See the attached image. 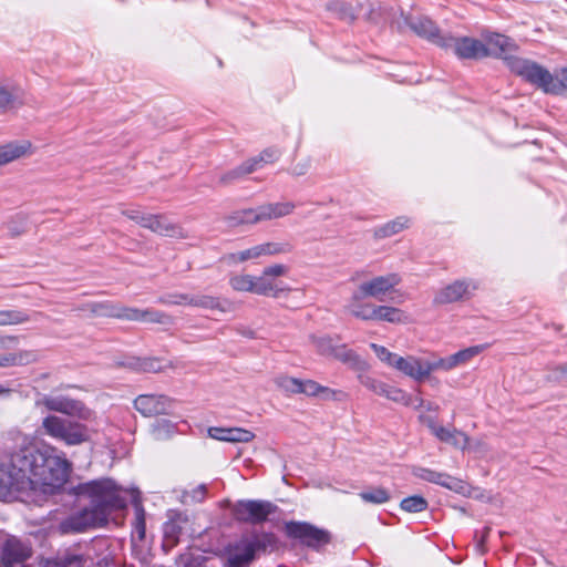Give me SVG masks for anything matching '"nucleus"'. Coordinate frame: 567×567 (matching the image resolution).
I'll use <instances>...</instances> for the list:
<instances>
[{"label": "nucleus", "instance_id": "1", "mask_svg": "<svg viewBox=\"0 0 567 567\" xmlns=\"http://www.w3.org/2000/svg\"><path fill=\"white\" fill-rule=\"evenodd\" d=\"M76 494L90 497L89 506L64 518L59 529L62 534L82 533L89 528L102 527L109 516L126 507L127 492L117 487L110 478L94 480L79 484Z\"/></svg>", "mask_w": 567, "mask_h": 567}, {"label": "nucleus", "instance_id": "2", "mask_svg": "<svg viewBox=\"0 0 567 567\" xmlns=\"http://www.w3.org/2000/svg\"><path fill=\"white\" fill-rule=\"evenodd\" d=\"M11 435L17 449L10 453V461L7 466L11 474L16 476L18 486L23 484L25 480L38 482L39 464L44 461L42 450L38 449L20 432Z\"/></svg>", "mask_w": 567, "mask_h": 567}, {"label": "nucleus", "instance_id": "3", "mask_svg": "<svg viewBox=\"0 0 567 567\" xmlns=\"http://www.w3.org/2000/svg\"><path fill=\"white\" fill-rule=\"evenodd\" d=\"M44 433L66 445H80L91 440V432L85 424L68 417L49 415L43 419Z\"/></svg>", "mask_w": 567, "mask_h": 567}, {"label": "nucleus", "instance_id": "4", "mask_svg": "<svg viewBox=\"0 0 567 567\" xmlns=\"http://www.w3.org/2000/svg\"><path fill=\"white\" fill-rule=\"evenodd\" d=\"M278 511V506L265 499H240L233 507L235 518L240 523L259 525Z\"/></svg>", "mask_w": 567, "mask_h": 567}, {"label": "nucleus", "instance_id": "5", "mask_svg": "<svg viewBox=\"0 0 567 567\" xmlns=\"http://www.w3.org/2000/svg\"><path fill=\"white\" fill-rule=\"evenodd\" d=\"M508 69L513 73L522 76L525 81L536 85L538 89H542L545 93L549 94L553 75L540 64L517 56L516 59L508 60Z\"/></svg>", "mask_w": 567, "mask_h": 567}, {"label": "nucleus", "instance_id": "6", "mask_svg": "<svg viewBox=\"0 0 567 567\" xmlns=\"http://www.w3.org/2000/svg\"><path fill=\"white\" fill-rule=\"evenodd\" d=\"M44 461L39 464L38 482L43 485L60 486L66 482L71 464L62 456L42 451Z\"/></svg>", "mask_w": 567, "mask_h": 567}, {"label": "nucleus", "instance_id": "7", "mask_svg": "<svg viewBox=\"0 0 567 567\" xmlns=\"http://www.w3.org/2000/svg\"><path fill=\"white\" fill-rule=\"evenodd\" d=\"M441 47L451 49L457 58L463 60H480L488 56V49L485 43L471 37L454 38L447 35L445 41H441Z\"/></svg>", "mask_w": 567, "mask_h": 567}, {"label": "nucleus", "instance_id": "8", "mask_svg": "<svg viewBox=\"0 0 567 567\" xmlns=\"http://www.w3.org/2000/svg\"><path fill=\"white\" fill-rule=\"evenodd\" d=\"M286 532L289 537L300 539L308 547L317 548L330 542V535L311 524L289 522L286 524Z\"/></svg>", "mask_w": 567, "mask_h": 567}, {"label": "nucleus", "instance_id": "9", "mask_svg": "<svg viewBox=\"0 0 567 567\" xmlns=\"http://www.w3.org/2000/svg\"><path fill=\"white\" fill-rule=\"evenodd\" d=\"M400 278L396 274H390L388 276H379L370 281L362 282L358 290L353 293V300L360 301L365 297H372L378 300H382L388 291L394 286L399 285Z\"/></svg>", "mask_w": 567, "mask_h": 567}, {"label": "nucleus", "instance_id": "10", "mask_svg": "<svg viewBox=\"0 0 567 567\" xmlns=\"http://www.w3.org/2000/svg\"><path fill=\"white\" fill-rule=\"evenodd\" d=\"M174 400L163 394H141L134 400V408L144 416L168 414Z\"/></svg>", "mask_w": 567, "mask_h": 567}, {"label": "nucleus", "instance_id": "11", "mask_svg": "<svg viewBox=\"0 0 567 567\" xmlns=\"http://www.w3.org/2000/svg\"><path fill=\"white\" fill-rule=\"evenodd\" d=\"M24 91L12 79L0 76V114H7L24 105Z\"/></svg>", "mask_w": 567, "mask_h": 567}, {"label": "nucleus", "instance_id": "12", "mask_svg": "<svg viewBox=\"0 0 567 567\" xmlns=\"http://www.w3.org/2000/svg\"><path fill=\"white\" fill-rule=\"evenodd\" d=\"M31 554L32 549L28 544L17 537H9L2 546L0 567H13L27 560Z\"/></svg>", "mask_w": 567, "mask_h": 567}, {"label": "nucleus", "instance_id": "13", "mask_svg": "<svg viewBox=\"0 0 567 567\" xmlns=\"http://www.w3.org/2000/svg\"><path fill=\"white\" fill-rule=\"evenodd\" d=\"M393 368L401 371L405 375L410 378L421 381L430 375V373L435 370V365L431 362L423 361L415 357H400L393 361Z\"/></svg>", "mask_w": 567, "mask_h": 567}, {"label": "nucleus", "instance_id": "14", "mask_svg": "<svg viewBox=\"0 0 567 567\" xmlns=\"http://www.w3.org/2000/svg\"><path fill=\"white\" fill-rule=\"evenodd\" d=\"M488 49V56H495L504 60L508 66L509 59H516L513 53L517 50L516 43L508 37L503 34H492L486 39L485 43Z\"/></svg>", "mask_w": 567, "mask_h": 567}, {"label": "nucleus", "instance_id": "15", "mask_svg": "<svg viewBox=\"0 0 567 567\" xmlns=\"http://www.w3.org/2000/svg\"><path fill=\"white\" fill-rule=\"evenodd\" d=\"M476 288L477 286L471 280H456L436 293L434 303L445 305L458 301Z\"/></svg>", "mask_w": 567, "mask_h": 567}, {"label": "nucleus", "instance_id": "16", "mask_svg": "<svg viewBox=\"0 0 567 567\" xmlns=\"http://www.w3.org/2000/svg\"><path fill=\"white\" fill-rule=\"evenodd\" d=\"M410 29L419 37L425 38L441 47V41H445L447 35H442L439 28L426 17H410L406 19Z\"/></svg>", "mask_w": 567, "mask_h": 567}, {"label": "nucleus", "instance_id": "17", "mask_svg": "<svg viewBox=\"0 0 567 567\" xmlns=\"http://www.w3.org/2000/svg\"><path fill=\"white\" fill-rule=\"evenodd\" d=\"M255 559L251 548H246L245 544L239 540L225 549L223 567H250Z\"/></svg>", "mask_w": 567, "mask_h": 567}, {"label": "nucleus", "instance_id": "18", "mask_svg": "<svg viewBox=\"0 0 567 567\" xmlns=\"http://www.w3.org/2000/svg\"><path fill=\"white\" fill-rule=\"evenodd\" d=\"M90 310L96 315L115 317L118 319H126L131 321H143V309L130 307H115L107 303H91Z\"/></svg>", "mask_w": 567, "mask_h": 567}, {"label": "nucleus", "instance_id": "19", "mask_svg": "<svg viewBox=\"0 0 567 567\" xmlns=\"http://www.w3.org/2000/svg\"><path fill=\"white\" fill-rule=\"evenodd\" d=\"M146 228L162 236L173 238H187L186 231L178 225L171 223L165 216L162 215H147Z\"/></svg>", "mask_w": 567, "mask_h": 567}, {"label": "nucleus", "instance_id": "20", "mask_svg": "<svg viewBox=\"0 0 567 567\" xmlns=\"http://www.w3.org/2000/svg\"><path fill=\"white\" fill-rule=\"evenodd\" d=\"M208 434L212 439L230 443H247L255 437L251 431L241 427H209Z\"/></svg>", "mask_w": 567, "mask_h": 567}, {"label": "nucleus", "instance_id": "21", "mask_svg": "<svg viewBox=\"0 0 567 567\" xmlns=\"http://www.w3.org/2000/svg\"><path fill=\"white\" fill-rule=\"evenodd\" d=\"M432 433L442 442L451 444L452 446L465 450L468 445V436L455 427H444L439 425H431Z\"/></svg>", "mask_w": 567, "mask_h": 567}, {"label": "nucleus", "instance_id": "22", "mask_svg": "<svg viewBox=\"0 0 567 567\" xmlns=\"http://www.w3.org/2000/svg\"><path fill=\"white\" fill-rule=\"evenodd\" d=\"M31 143L29 141H13L0 146V166L7 165L16 159L30 154Z\"/></svg>", "mask_w": 567, "mask_h": 567}, {"label": "nucleus", "instance_id": "23", "mask_svg": "<svg viewBox=\"0 0 567 567\" xmlns=\"http://www.w3.org/2000/svg\"><path fill=\"white\" fill-rule=\"evenodd\" d=\"M246 548H251V554L257 557L258 553H266L274 549L277 538L272 533H252L250 537H243L240 539Z\"/></svg>", "mask_w": 567, "mask_h": 567}, {"label": "nucleus", "instance_id": "24", "mask_svg": "<svg viewBox=\"0 0 567 567\" xmlns=\"http://www.w3.org/2000/svg\"><path fill=\"white\" fill-rule=\"evenodd\" d=\"M295 209V204L291 202L285 203H268L258 206L260 223L265 220L281 218L290 215Z\"/></svg>", "mask_w": 567, "mask_h": 567}, {"label": "nucleus", "instance_id": "25", "mask_svg": "<svg viewBox=\"0 0 567 567\" xmlns=\"http://www.w3.org/2000/svg\"><path fill=\"white\" fill-rule=\"evenodd\" d=\"M190 306L204 309L218 310L220 312H228L233 310V302L226 299L221 300L217 297L206 295H193Z\"/></svg>", "mask_w": 567, "mask_h": 567}, {"label": "nucleus", "instance_id": "26", "mask_svg": "<svg viewBox=\"0 0 567 567\" xmlns=\"http://www.w3.org/2000/svg\"><path fill=\"white\" fill-rule=\"evenodd\" d=\"M287 289L279 287L276 279L266 276L264 272L259 277H255V293L261 296H271L279 298L280 293Z\"/></svg>", "mask_w": 567, "mask_h": 567}, {"label": "nucleus", "instance_id": "27", "mask_svg": "<svg viewBox=\"0 0 567 567\" xmlns=\"http://www.w3.org/2000/svg\"><path fill=\"white\" fill-rule=\"evenodd\" d=\"M45 406L55 412L75 414L81 411V403L65 398H49L44 401Z\"/></svg>", "mask_w": 567, "mask_h": 567}, {"label": "nucleus", "instance_id": "28", "mask_svg": "<svg viewBox=\"0 0 567 567\" xmlns=\"http://www.w3.org/2000/svg\"><path fill=\"white\" fill-rule=\"evenodd\" d=\"M133 506L135 511V519L133 522L132 536L136 537L140 542L145 538L146 524H145V511L138 498V494H132Z\"/></svg>", "mask_w": 567, "mask_h": 567}, {"label": "nucleus", "instance_id": "29", "mask_svg": "<svg viewBox=\"0 0 567 567\" xmlns=\"http://www.w3.org/2000/svg\"><path fill=\"white\" fill-rule=\"evenodd\" d=\"M410 219L405 216H399L395 219L375 228L374 237L378 239L391 237L409 227Z\"/></svg>", "mask_w": 567, "mask_h": 567}, {"label": "nucleus", "instance_id": "30", "mask_svg": "<svg viewBox=\"0 0 567 567\" xmlns=\"http://www.w3.org/2000/svg\"><path fill=\"white\" fill-rule=\"evenodd\" d=\"M229 226L252 225L260 223L259 210L257 208H248L233 213L226 217Z\"/></svg>", "mask_w": 567, "mask_h": 567}, {"label": "nucleus", "instance_id": "31", "mask_svg": "<svg viewBox=\"0 0 567 567\" xmlns=\"http://www.w3.org/2000/svg\"><path fill=\"white\" fill-rule=\"evenodd\" d=\"M390 323H404L408 320L406 315L398 308L389 306H377L374 309V319Z\"/></svg>", "mask_w": 567, "mask_h": 567}, {"label": "nucleus", "instance_id": "32", "mask_svg": "<svg viewBox=\"0 0 567 567\" xmlns=\"http://www.w3.org/2000/svg\"><path fill=\"white\" fill-rule=\"evenodd\" d=\"M251 173H254V162H249L247 159L239 166L221 174L219 177V184L223 186L231 185Z\"/></svg>", "mask_w": 567, "mask_h": 567}, {"label": "nucleus", "instance_id": "33", "mask_svg": "<svg viewBox=\"0 0 567 567\" xmlns=\"http://www.w3.org/2000/svg\"><path fill=\"white\" fill-rule=\"evenodd\" d=\"M300 394L307 396H321L329 399L334 396L336 392L327 386L319 384L318 382L307 379L300 381Z\"/></svg>", "mask_w": 567, "mask_h": 567}, {"label": "nucleus", "instance_id": "34", "mask_svg": "<svg viewBox=\"0 0 567 567\" xmlns=\"http://www.w3.org/2000/svg\"><path fill=\"white\" fill-rule=\"evenodd\" d=\"M327 10L332 12L340 20L352 22L355 20L357 12L353 7L341 0H333L326 6Z\"/></svg>", "mask_w": 567, "mask_h": 567}, {"label": "nucleus", "instance_id": "35", "mask_svg": "<svg viewBox=\"0 0 567 567\" xmlns=\"http://www.w3.org/2000/svg\"><path fill=\"white\" fill-rule=\"evenodd\" d=\"M82 558L76 554H59L56 557L47 559L41 567H81Z\"/></svg>", "mask_w": 567, "mask_h": 567}, {"label": "nucleus", "instance_id": "36", "mask_svg": "<svg viewBox=\"0 0 567 567\" xmlns=\"http://www.w3.org/2000/svg\"><path fill=\"white\" fill-rule=\"evenodd\" d=\"M300 381L301 379L292 378L286 374L277 375L274 379L277 388L285 392L287 395L300 394Z\"/></svg>", "mask_w": 567, "mask_h": 567}, {"label": "nucleus", "instance_id": "37", "mask_svg": "<svg viewBox=\"0 0 567 567\" xmlns=\"http://www.w3.org/2000/svg\"><path fill=\"white\" fill-rule=\"evenodd\" d=\"M360 498L365 503L384 504L390 501V493L383 487H371L359 494Z\"/></svg>", "mask_w": 567, "mask_h": 567}, {"label": "nucleus", "instance_id": "38", "mask_svg": "<svg viewBox=\"0 0 567 567\" xmlns=\"http://www.w3.org/2000/svg\"><path fill=\"white\" fill-rule=\"evenodd\" d=\"M400 507L408 513H421L427 509L429 503L423 496L413 495L403 498L400 503Z\"/></svg>", "mask_w": 567, "mask_h": 567}, {"label": "nucleus", "instance_id": "39", "mask_svg": "<svg viewBox=\"0 0 567 567\" xmlns=\"http://www.w3.org/2000/svg\"><path fill=\"white\" fill-rule=\"evenodd\" d=\"M377 306L372 305H361L360 301H354L353 297L351 298V303L348 306L350 313L361 320H373L374 319V309Z\"/></svg>", "mask_w": 567, "mask_h": 567}, {"label": "nucleus", "instance_id": "40", "mask_svg": "<svg viewBox=\"0 0 567 567\" xmlns=\"http://www.w3.org/2000/svg\"><path fill=\"white\" fill-rule=\"evenodd\" d=\"M229 285L236 291L255 293V277L250 275L234 276L229 280Z\"/></svg>", "mask_w": 567, "mask_h": 567}, {"label": "nucleus", "instance_id": "41", "mask_svg": "<svg viewBox=\"0 0 567 567\" xmlns=\"http://www.w3.org/2000/svg\"><path fill=\"white\" fill-rule=\"evenodd\" d=\"M29 321L27 312L21 310H0V326L20 324Z\"/></svg>", "mask_w": 567, "mask_h": 567}, {"label": "nucleus", "instance_id": "42", "mask_svg": "<svg viewBox=\"0 0 567 567\" xmlns=\"http://www.w3.org/2000/svg\"><path fill=\"white\" fill-rule=\"evenodd\" d=\"M18 487L17 478L11 474L7 464H0V495H4Z\"/></svg>", "mask_w": 567, "mask_h": 567}, {"label": "nucleus", "instance_id": "43", "mask_svg": "<svg viewBox=\"0 0 567 567\" xmlns=\"http://www.w3.org/2000/svg\"><path fill=\"white\" fill-rule=\"evenodd\" d=\"M280 156V151L276 147H268L264 150L258 156L251 157L248 161L254 162V172L262 164L274 163Z\"/></svg>", "mask_w": 567, "mask_h": 567}, {"label": "nucleus", "instance_id": "44", "mask_svg": "<svg viewBox=\"0 0 567 567\" xmlns=\"http://www.w3.org/2000/svg\"><path fill=\"white\" fill-rule=\"evenodd\" d=\"M142 322L171 324L173 322V319L171 316L166 315L165 312L154 310V309H144Z\"/></svg>", "mask_w": 567, "mask_h": 567}, {"label": "nucleus", "instance_id": "45", "mask_svg": "<svg viewBox=\"0 0 567 567\" xmlns=\"http://www.w3.org/2000/svg\"><path fill=\"white\" fill-rule=\"evenodd\" d=\"M259 246L261 256L288 254L292 250V246L289 243H266Z\"/></svg>", "mask_w": 567, "mask_h": 567}, {"label": "nucleus", "instance_id": "46", "mask_svg": "<svg viewBox=\"0 0 567 567\" xmlns=\"http://www.w3.org/2000/svg\"><path fill=\"white\" fill-rule=\"evenodd\" d=\"M312 342L321 355L331 357L337 343L330 337H313Z\"/></svg>", "mask_w": 567, "mask_h": 567}, {"label": "nucleus", "instance_id": "47", "mask_svg": "<svg viewBox=\"0 0 567 567\" xmlns=\"http://www.w3.org/2000/svg\"><path fill=\"white\" fill-rule=\"evenodd\" d=\"M332 358L338 359L344 363H357L359 357L352 350L347 349L343 344H337L331 354Z\"/></svg>", "mask_w": 567, "mask_h": 567}, {"label": "nucleus", "instance_id": "48", "mask_svg": "<svg viewBox=\"0 0 567 567\" xmlns=\"http://www.w3.org/2000/svg\"><path fill=\"white\" fill-rule=\"evenodd\" d=\"M567 90V68L563 69L558 78L553 76L549 94L561 95Z\"/></svg>", "mask_w": 567, "mask_h": 567}, {"label": "nucleus", "instance_id": "49", "mask_svg": "<svg viewBox=\"0 0 567 567\" xmlns=\"http://www.w3.org/2000/svg\"><path fill=\"white\" fill-rule=\"evenodd\" d=\"M193 295L187 293H169L158 298L162 305H189Z\"/></svg>", "mask_w": 567, "mask_h": 567}, {"label": "nucleus", "instance_id": "50", "mask_svg": "<svg viewBox=\"0 0 567 567\" xmlns=\"http://www.w3.org/2000/svg\"><path fill=\"white\" fill-rule=\"evenodd\" d=\"M382 396H385L389 400H392L394 402L403 403L405 405L410 404V398L403 392L401 389H398L395 386L385 385L384 393Z\"/></svg>", "mask_w": 567, "mask_h": 567}, {"label": "nucleus", "instance_id": "51", "mask_svg": "<svg viewBox=\"0 0 567 567\" xmlns=\"http://www.w3.org/2000/svg\"><path fill=\"white\" fill-rule=\"evenodd\" d=\"M371 349L374 351V353L377 354V357L385 362L386 364H389L390 367L393 365V361H395V359L398 358L399 354L396 353H393V352H390L385 347L383 346H379L377 343H371L370 344Z\"/></svg>", "mask_w": 567, "mask_h": 567}, {"label": "nucleus", "instance_id": "52", "mask_svg": "<svg viewBox=\"0 0 567 567\" xmlns=\"http://www.w3.org/2000/svg\"><path fill=\"white\" fill-rule=\"evenodd\" d=\"M361 384L378 395H383L386 383L371 377H361Z\"/></svg>", "mask_w": 567, "mask_h": 567}, {"label": "nucleus", "instance_id": "53", "mask_svg": "<svg viewBox=\"0 0 567 567\" xmlns=\"http://www.w3.org/2000/svg\"><path fill=\"white\" fill-rule=\"evenodd\" d=\"M439 485L458 493L462 492L464 487L463 482L461 480L444 473H442V477L439 482Z\"/></svg>", "mask_w": 567, "mask_h": 567}, {"label": "nucleus", "instance_id": "54", "mask_svg": "<svg viewBox=\"0 0 567 567\" xmlns=\"http://www.w3.org/2000/svg\"><path fill=\"white\" fill-rule=\"evenodd\" d=\"M127 365L133 369H140L146 372H157L161 370V364L155 359H147L143 362H128Z\"/></svg>", "mask_w": 567, "mask_h": 567}, {"label": "nucleus", "instance_id": "55", "mask_svg": "<svg viewBox=\"0 0 567 567\" xmlns=\"http://www.w3.org/2000/svg\"><path fill=\"white\" fill-rule=\"evenodd\" d=\"M484 349L483 346L470 347L455 353V359H460V363H464L477 355Z\"/></svg>", "mask_w": 567, "mask_h": 567}, {"label": "nucleus", "instance_id": "56", "mask_svg": "<svg viewBox=\"0 0 567 567\" xmlns=\"http://www.w3.org/2000/svg\"><path fill=\"white\" fill-rule=\"evenodd\" d=\"M14 357V367L29 364L31 362L37 361V354L33 351H19L13 353Z\"/></svg>", "mask_w": 567, "mask_h": 567}, {"label": "nucleus", "instance_id": "57", "mask_svg": "<svg viewBox=\"0 0 567 567\" xmlns=\"http://www.w3.org/2000/svg\"><path fill=\"white\" fill-rule=\"evenodd\" d=\"M415 475L424 481L439 484L442 473L427 470V468H419L417 472H415Z\"/></svg>", "mask_w": 567, "mask_h": 567}, {"label": "nucleus", "instance_id": "58", "mask_svg": "<svg viewBox=\"0 0 567 567\" xmlns=\"http://www.w3.org/2000/svg\"><path fill=\"white\" fill-rule=\"evenodd\" d=\"M179 532L181 527H178L175 523L165 525V537L166 540L171 543V546H175L177 544Z\"/></svg>", "mask_w": 567, "mask_h": 567}, {"label": "nucleus", "instance_id": "59", "mask_svg": "<svg viewBox=\"0 0 567 567\" xmlns=\"http://www.w3.org/2000/svg\"><path fill=\"white\" fill-rule=\"evenodd\" d=\"M122 214L127 218L136 221L142 227L146 228L147 221H142L143 219H147L148 214H144L137 209H126L123 210Z\"/></svg>", "mask_w": 567, "mask_h": 567}, {"label": "nucleus", "instance_id": "60", "mask_svg": "<svg viewBox=\"0 0 567 567\" xmlns=\"http://www.w3.org/2000/svg\"><path fill=\"white\" fill-rule=\"evenodd\" d=\"M261 256L260 246L257 245L255 247H251L249 249L243 250L237 254V259L239 261H246L249 259L258 258Z\"/></svg>", "mask_w": 567, "mask_h": 567}, {"label": "nucleus", "instance_id": "61", "mask_svg": "<svg viewBox=\"0 0 567 567\" xmlns=\"http://www.w3.org/2000/svg\"><path fill=\"white\" fill-rule=\"evenodd\" d=\"M309 168H310V161L308 158H306V159H302V161L296 163L292 166V168L290 169V174L296 177L303 176L305 174H307Z\"/></svg>", "mask_w": 567, "mask_h": 567}, {"label": "nucleus", "instance_id": "62", "mask_svg": "<svg viewBox=\"0 0 567 567\" xmlns=\"http://www.w3.org/2000/svg\"><path fill=\"white\" fill-rule=\"evenodd\" d=\"M266 276L276 279L277 277L284 276L287 272V267L284 265H272L266 267L262 271Z\"/></svg>", "mask_w": 567, "mask_h": 567}, {"label": "nucleus", "instance_id": "63", "mask_svg": "<svg viewBox=\"0 0 567 567\" xmlns=\"http://www.w3.org/2000/svg\"><path fill=\"white\" fill-rule=\"evenodd\" d=\"M433 364L435 365V369L442 368L445 370H450V369L456 367L457 364H460V359H455V353H454L451 357H449L447 359H442L439 362L433 363Z\"/></svg>", "mask_w": 567, "mask_h": 567}, {"label": "nucleus", "instance_id": "64", "mask_svg": "<svg viewBox=\"0 0 567 567\" xmlns=\"http://www.w3.org/2000/svg\"><path fill=\"white\" fill-rule=\"evenodd\" d=\"M206 496V485H198L192 491L190 497L194 502H203Z\"/></svg>", "mask_w": 567, "mask_h": 567}]
</instances>
